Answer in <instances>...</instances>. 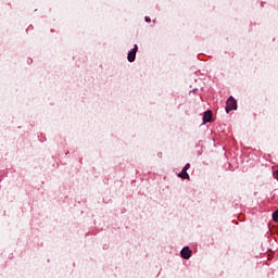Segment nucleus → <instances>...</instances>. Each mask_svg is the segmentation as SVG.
<instances>
[{
  "instance_id": "6",
  "label": "nucleus",
  "mask_w": 278,
  "mask_h": 278,
  "mask_svg": "<svg viewBox=\"0 0 278 278\" xmlns=\"http://www.w3.org/2000/svg\"><path fill=\"white\" fill-rule=\"evenodd\" d=\"M273 220L278 223V208L273 213Z\"/></svg>"
},
{
  "instance_id": "8",
  "label": "nucleus",
  "mask_w": 278,
  "mask_h": 278,
  "mask_svg": "<svg viewBox=\"0 0 278 278\" xmlns=\"http://www.w3.org/2000/svg\"><path fill=\"white\" fill-rule=\"evenodd\" d=\"M130 51H135V53H138V45H135L132 50H130Z\"/></svg>"
},
{
  "instance_id": "7",
  "label": "nucleus",
  "mask_w": 278,
  "mask_h": 278,
  "mask_svg": "<svg viewBox=\"0 0 278 278\" xmlns=\"http://www.w3.org/2000/svg\"><path fill=\"white\" fill-rule=\"evenodd\" d=\"M182 170H186V172L190 170V163H187L182 168Z\"/></svg>"
},
{
  "instance_id": "1",
  "label": "nucleus",
  "mask_w": 278,
  "mask_h": 278,
  "mask_svg": "<svg viewBox=\"0 0 278 278\" xmlns=\"http://www.w3.org/2000/svg\"><path fill=\"white\" fill-rule=\"evenodd\" d=\"M232 110H238V103L236 102V99H233V97H230L226 101V113L229 114V112H232Z\"/></svg>"
},
{
  "instance_id": "4",
  "label": "nucleus",
  "mask_w": 278,
  "mask_h": 278,
  "mask_svg": "<svg viewBox=\"0 0 278 278\" xmlns=\"http://www.w3.org/2000/svg\"><path fill=\"white\" fill-rule=\"evenodd\" d=\"M178 177H180V179H190V175L188 174V172H186L185 169H182L179 174Z\"/></svg>"
},
{
  "instance_id": "5",
  "label": "nucleus",
  "mask_w": 278,
  "mask_h": 278,
  "mask_svg": "<svg viewBox=\"0 0 278 278\" xmlns=\"http://www.w3.org/2000/svg\"><path fill=\"white\" fill-rule=\"evenodd\" d=\"M127 60H128V62H135V60H136V53H135V51H129L128 52V55H127Z\"/></svg>"
},
{
  "instance_id": "9",
  "label": "nucleus",
  "mask_w": 278,
  "mask_h": 278,
  "mask_svg": "<svg viewBox=\"0 0 278 278\" xmlns=\"http://www.w3.org/2000/svg\"><path fill=\"white\" fill-rule=\"evenodd\" d=\"M146 23H151V17L146 16Z\"/></svg>"
},
{
  "instance_id": "3",
  "label": "nucleus",
  "mask_w": 278,
  "mask_h": 278,
  "mask_svg": "<svg viewBox=\"0 0 278 278\" xmlns=\"http://www.w3.org/2000/svg\"><path fill=\"white\" fill-rule=\"evenodd\" d=\"M205 123H212V111L204 112L203 124L205 125Z\"/></svg>"
},
{
  "instance_id": "2",
  "label": "nucleus",
  "mask_w": 278,
  "mask_h": 278,
  "mask_svg": "<svg viewBox=\"0 0 278 278\" xmlns=\"http://www.w3.org/2000/svg\"><path fill=\"white\" fill-rule=\"evenodd\" d=\"M180 255L182 260H190V257H192V250L188 247H185L180 251Z\"/></svg>"
}]
</instances>
